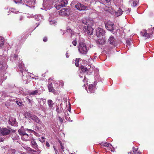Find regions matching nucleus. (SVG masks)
<instances>
[{
  "label": "nucleus",
  "mask_w": 154,
  "mask_h": 154,
  "mask_svg": "<svg viewBox=\"0 0 154 154\" xmlns=\"http://www.w3.org/2000/svg\"><path fill=\"white\" fill-rule=\"evenodd\" d=\"M26 4H23L24 6L29 7L30 9L34 8L35 7L34 5L35 3V0H30V2L29 1H26Z\"/></svg>",
  "instance_id": "5"
},
{
  "label": "nucleus",
  "mask_w": 154,
  "mask_h": 154,
  "mask_svg": "<svg viewBox=\"0 0 154 154\" xmlns=\"http://www.w3.org/2000/svg\"><path fill=\"white\" fill-rule=\"evenodd\" d=\"M27 101L28 103L29 104V105L31 106L32 103H31V101H32V99L31 100L30 99H29L28 98H27Z\"/></svg>",
  "instance_id": "38"
},
{
  "label": "nucleus",
  "mask_w": 154,
  "mask_h": 154,
  "mask_svg": "<svg viewBox=\"0 0 154 154\" xmlns=\"http://www.w3.org/2000/svg\"><path fill=\"white\" fill-rule=\"evenodd\" d=\"M49 23L51 25H56L57 24V22L54 20H52V19H50Z\"/></svg>",
  "instance_id": "31"
},
{
  "label": "nucleus",
  "mask_w": 154,
  "mask_h": 154,
  "mask_svg": "<svg viewBox=\"0 0 154 154\" xmlns=\"http://www.w3.org/2000/svg\"><path fill=\"white\" fill-rule=\"evenodd\" d=\"M81 60V58H79V59H77V58L76 60H75V64L76 66H78L79 65V60Z\"/></svg>",
  "instance_id": "33"
},
{
  "label": "nucleus",
  "mask_w": 154,
  "mask_h": 154,
  "mask_svg": "<svg viewBox=\"0 0 154 154\" xmlns=\"http://www.w3.org/2000/svg\"><path fill=\"white\" fill-rule=\"evenodd\" d=\"M9 124L12 126H15L17 123L15 119L11 118L9 119Z\"/></svg>",
  "instance_id": "19"
},
{
  "label": "nucleus",
  "mask_w": 154,
  "mask_h": 154,
  "mask_svg": "<svg viewBox=\"0 0 154 154\" xmlns=\"http://www.w3.org/2000/svg\"><path fill=\"white\" fill-rule=\"evenodd\" d=\"M48 88L49 92H51L52 93L55 92V90L53 87V84L52 83H51L48 85Z\"/></svg>",
  "instance_id": "21"
},
{
  "label": "nucleus",
  "mask_w": 154,
  "mask_h": 154,
  "mask_svg": "<svg viewBox=\"0 0 154 154\" xmlns=\"http://www.w3.org/2000/svg\"><path fill=\"white\" fill-rule=\"evenodd\" d=\"M94 88L93 85L90 84L89 85L88 87V93H93L94 92Z\"/></svg>",
  "instance_id": "22"
},
{
  "label": "nucleus",
  "mask_w": 154,
  "mask_h": 154,
  "mask_svg": "<svg viewBox=\"0 0 154 154\" xmlns=\"http://www.w3.org/2000/svg\"><path fill=\"white\" fill-rule=\"evenodd\" d=\"M31 143L32 147L35 149L37 150V151H38L39 153H40L41 151L38 148V145L35 141L34 140H33L31 141Z\"/></svg>",
  "instance_id": "15"
},
{
  "label": "nucleus",
  "mask_w": 154,
  "mask_h": 154,
  "mask_svg": "<svg viewBox=\"0 0 154 154\" xmlns=\"http://www.w3.org/2000/svg\"><path fill=\"white\" fill-rule=\"evenodd\" d=\"M108 42L110 44L114 46H116L117 45L116 40L114 37L112 35L110 36L108 39Z\"/></svg>",
  "instance_id": "6"
},
{
  "label": "nucleus",
  "mask_w": 154,
  "mask_h": 154,
  "mask_svg": "<svg viewBox=\"0 0 154 154\" xmlns=\"http://www.w3.org/2000/svg\"><path fill=\"white\" fill-rule=\"evenodd\" d=\"M56 111L58 113H60L61 112V111L59 109V108L58 107H57L56 108Z\"/></svg>",
  "instance_id": "40"
},
{
  "label": "nucleus",
  "mask_w": 154,
  "mask_h": 154,
  "mask_svg": "<svg viewBox=\"0 0 154 154\" xmlns=\"http://www.w3.org/2000/svg\"><path fill=\"white\" fill-rule=\"evenodd\" d=\"M11 131L6 128H2L1 131V133L3 136L8 135Z\"/></svg>",
  "instance_id": "10"
},
{
  "label": "nucleus",
  "mask_w": 154,
  "mask_h": 154,
  "mask_svg": "<svg viewBox=\"0 0 154 154\" xmlns=\"http://www.w3.org/2000/svg\"><path fill=\"white\" fill-rule=\"evenodd\" d=\"M16 103L18 105H19L20 106L21 104H22V103L21 102H19L18 101H16Z\"/></svg>",
  "instance_id": "44"
},
{
  "label": "nucleus",
  "mask_w": 154,
  "mask_h": 154,
  "mask_svg": "<svg viewBox=\"0 0 154 154\" xmlns=\"http://www.w3.org/2000/svg\"><path fill=\"white\" fill-rule=\"evenodd\" d=\"M58 12L60 15L62 16H68L70 14L69 10H59Z\"/></svg>",
  "instance_id": "12"
},
{
  "label": "nucleus",
  "mask_w": 154,
  "mask_h": 154,
  "mask_svg": "<svg viewBox=\"0 0 154 154\" xmlns=\"http://www.w3.org/2000/svg\"><path fill=\"white\" fill-rule=\"evenodd\" d=\"M54 149L56 154H57V152H58L57 150L56 149L54 146Z\"/></svg>",
  "instance_id": "55"
},
{
  "label": "nucleus",
  "mask_w": 154,
  "mask_h": 154,
  "mask_svg": "<svg viewBox=\"0 0 154 154\" xmlns=\"http://www.w3.org/2000/svg\"><path fill=\"white\" fill-rule=\"evenodd\" d=\"M47 103L49 108L51 109L54 105L53 101L51 100H48Z\"/></svg>",
  "instance_id": "23"
},
{
  "label": "nucleus",
  "mask_w": 154,
  "mask_h": 154,
  "mask_svg": "<svg viewBox=\"0 0 154 154\" xmlns=\"http://www.w3.org/2000/svg\"><path fill=\"white\" fill-rule=\"evenodd\" d=\"M68 118V117L67 116H66V119H67Z\"/></svg>",
  "instance_id": "62"
},
{
  "label": "nucleus",
  "mask_w": 154,
  "mask_h": 154,
  "mask_svg": "<svg viewBox=\"0 0 154 154\" xmlns=\"http://www.w3.org/2000/svg\"><path fill=\"white\" fill-rule=\"evenodd\" d=\"M127 45H131V43L130 42L128 41H127Z\"/></svg>",
  "instance_id": "56"
},
{
  "label": "nucleus",
  "mask_w": 154,
  "mask_h": 154,
  "mask_svg": "<svg viewBox=\"0 0 154 154\" xmlns=\"http://www.w3.org/2000/svg\"><path fill=\"white\" fill-rule=\"evenodd\" d=\"M42 142H45V140L44 139H42Z\"/></svg>",
  "instance_id": "61"
},
{
  "label": "nucleus",
  "mask_w": 154,
  "mask_h": 154,
  "mask_svg": "<svg viewBox=\"0 0 154 154\" xmlns=\"http://www.w3.org/2000/svg\"><path fill=\"white\" fill-rule=\"evenodd\" d=\"M125 12L126 14H128L130 13V10H125Z\"/></svg>",
  "instance_id": "49"
},
{
  "label": "nucleus",
  "mask_w": 154,
  "mask_h": 154,
  "mask_svg": "<svg viewBox=\"0 0 154 154\" xmlns=\"http://www.w3.org/2000/svg\"><path fill=\"white\" fill-rule=\"evenodd\" d=\"M22 17H21V18H20V20H22Z\"/></svg>",
  "instance_id": "63"
},
{
  "label": "nucleus",
  "mask_w": 154,
  "mask_h": 154,
  "mask_svg": "<svg viewBox=\"0 0 154 154\" xmlns=\"http://www.w3.org/2000/svg\"><path fill=\"white\" fill-rule=\"evenodd\" d=\"M14 57H15V58L17 57V55H15Z\"/></svg>",
  "instance_id": "59"
},
{
  "label": "nucleus",
  "mask_w": 154,
  "mask_h": 154,
  "mask_svg": "<svg viewBox=\"0 0 154 154\" xmlns=\"http://www.w3.org/2000/svg\"><path fill=\"white\" fill-rule=\"evenodd\" d=\"M103 145L104 146L108 147L111 149V151H113V150L112 149V146L110 143L105 142L104 143Z\"/></svg>",
  "instance_id": "25"
},
{
  "label": "nucleus",
  "mask_w": 154,
  "mask_h": 154,
  "mask_svg": "<svg viewBox=\"0 0 154 154\" xmlns=\"http://www.w3.org/2000/svg\"><path fill=\"white\" fill-rule=\"evenodd\" d=\"M43 16H41V14H38V15H34L33 14H32L31 15L27 16V17L29 18L35 17V20L37 21L40 20V18H43Z\"/></svg>",
  "instance_id": "14"
},
{
  "label": "nucleus",
  "mask_w": 154,
  "mask_h": 154,
  "mask_svg": "<svg viewBox=\"0 0 154 154\" xmlns=\"http://www.w3.org/2000/svg\"><path fill=\"white\" fill-rule=\"evenodd\" d=\"M68 51H67L66 53V57L67 58H68L69 57V56L68 55Z\"/></svg>",
  "instance_id": "57"
},
{
  "label": "nucleus",
  "mask_w": 154,
  "mask_h": 154,
  "mask_svg": "<svg viewBox=\"0 0 154 154\" xmlns=\"http://www.w3.org/2000/svg\"><path fill=\"white\" fill-rule=\"evenodd\" d=\"M47 40V39L46 37H44L43 39V41L44 42H45Z\"/></svg>",
  "instance_id": "48"
},
{
  "label": "nucleus",
  "mask_w": 154,
  "mask_h": 154,
  "mask_svg": "<svg viewBox=\"0 0 154 154\" xmlns=\"http://www.w3.org/2000/svg\"><path fill=\"white\" fill-rule=\"evenodd\" d=\"M18 12V11H17V12L16 13V12H14V11H11V12L9 11L8 13H9V12H11L12 13H14L17 14Z\"/></svg>",
  "instance_id": "58"
},
{
  "label": "nucleus",
  "mask_w": 154,
  "mask_h": 154,
  "mask_svg": "<svg viewBox=\"0 0 154 154\" xmlns=\"http://www.w3.org/2000/svg\"><path fill=\"white\" fill-rule=\"evenodd\" d=\"M9 152L12 154H14L16 150L14 149H10L9 150Z\"/></svg>",
  "instance_id": "36"
},
{
  "label": "nucleus",
  "mask_w": 154,
  "mask_h": 154,
  "mask_svg": "<svg viewBox=\"0 0 154 154\" xmlns=\"http://www.w3.org/2000/svg\"><path fill=\"white\" fill-rule=\"evenodd\" d=\"M138 149V148L136 149L135 147H133V151L134 154H140V153L139 152H137V154H136V152H137Z\"/></svg>",
  "instance_id": "34"
},
{
  "label": "nucleus",
  "mask_w": 154,
  "mask_h": 154,
  "mask_svg": "<svg viewBox=\"0 0 154 154\" xmlns=\"http://www.w3.org/2000/svg\"><path fill=\"white\" fill-rule=\"evenodd\" d=\"M106 28L107 29L110 31H113L114 30V23L109 21L105 22Z\"/></svg>",
  "instance_id": "3"
},
{
  "label": "nucleus",
  "mask_w": 154,
  "mask_h": 154,
  "mask_svg": "<svg viewBox=\"0 0 154 154\" xmlns=\"http://www.w3.org/2000/svg\"><path fill=\"white\" fill-rule=\"evenodd\" d=\"M101 1L104 3H110L111 2V0H100Z\"/></svg>",
  "instance_id": "37"
},
{
  "label": "nucleus",
  "mask_w": 154,
  "mask_h": 154,
  "mask_svg": "<svg viewBox=\"0 0 154 154\" xmlns=\"http://www.w3.org/2000/svg\"><path fill=\"white\" fill-rule=\"evenodd\" d=\"M3 65L2 64H0V69H3Z\"/></svg>",
  "instance_id": "53"
},
{
  "label": "nucleus",
  "mask_w": 154,
  "mask_h": 154,
  "mask_svg": "<svg viewBox=\"0 0 154 154\" xmlns=\"http://www.w3.org/2000/svg\"><path fill=\"white\" fill-rule=\"evenodd\" d=\"M137 3V0H130L129 1V5L132 7L136 6Z\"/></svg>",
  "instance_id": "20"
},
{
  "label": "nucleus",
  "mask_w": 154,
  "mask_h": 154,
  "mask_svg": "<svg viewBox=\"0 0 154 154\" xmlns=\"http://www.w3.org/2000/svg\"><path fill=\"white\" fill-rule=\"evenodd\" d=\"M61 10H66V9H65V8H62V9H61Z\"/></svg>",
  "instance_id": "60"
},
{
  "label": "nucleus",
  "mask_w": 154,
  "mask_h": 154,
  "mask_svg": "<svg viewBox=\"0 0 154 154\" xmlns=\"http://www.w3.org/2000/svg\"><path fill=\"white\" fill-rule=\"evenodd\" d=\"M4 139L3 138L1 137L0 138V142H2L4 141Z\"/></svg>",
  "instance_id": "51"
},
{
  "label": "nucleus",
  "mask_w": 154,
  "mask_h": 154,
  "mask_svg": "<svg viewBox=\"0 0 154 154\" xmlns=\"http://www.w3.org/2000/svg\"><path fill=\"white\" fill-rule=\"evenodd\" d=\"M31 134L30 135L26 133L25 135H23L22 137H21V139L25 141H28L31 140L32 138L31 136Z\"/></svg>",
  "instance_id": "9"
},
{
  "label": "nucleus",
  "mask_w": 154,
  "mask_h": 154,
  "mask_svg": "<svg viewBox=\"0 0 154 154\" xmlns=\"http://www.w3.org/2000/svg\"><path fill=\"white\" fill-rule=\"evenodd\" d=\"M123 11L122 10H117V11L115 12V16L116 17H118L121 15Z\"/></svg>",
  "instance_id": "26"
},
{
  "label": "nucleus",
  "mask_w": 154,
  "mask_h": 154,
  "mask_svg": "<svg viewBox=\"0 0 154 154\" xmlns=\"http://www.w3.org/2000/svg\"><path fill=\"white\" fill-rule=\"evenodd\" d=\"M119 5V10H121L122 8V5L121 2H120L119 3L118 2H117L116 5Z\"/></svg>",
  "instance_id": "35"
},
{
  "label": "nucleus",
  "mask_w": 154,
  "mask_h": 154,
  "mask_svg": "<svg viewBox=\"0 0 154 154\" xmlns=\"http://www.w3.org/2000/svg\"><path fill=\"white\" fill-rule=\"evenodd\" d=\"M21 73L22 74L23 76H24V73L26 72L24 71L23 72V71H21Z\"/></svg>",
  "instance_id": "52"
},
{
  "label": "nucleus",
  "mask_w": 154,
  "mask_h": 154,
  "mask_svg": "<svg viewBox=\"0 0 154 154\" xmlns=\"http://www.w3.org/2000/svg\"><path fill=\"white\" fill-rule=\"evenodd\" d=\"M105 41L103 39H100L97 41L96 43L97 45H103L105 43Z\"/></svg>",
  "instance_id": "24"
},
{
  "label": "nucleus",
  "mask_w": 154,
  "mask_h": 154,
  "mask_svg": "<svg viewBox=\"0 0 154 154\" xmlns=\"http://www.w3.org/2000/svg\"><path fill=\"white\" fill-rule=\"evenodd\" d=\"M46 145L48 147H49L50 146L48 142H46Z\"/></svg>",
  "instance_id": "54"
},
{
  "label": "nucleus",
  "mask_w": 154,
  "mask_h": 154,
  "mask_svg": "<svg viewBox=\"0 0 154 154\" xmlns=\"http://www.w3.org/2000/svg\"><path fill=\"white\" fill-rule=\"evenodd\" d=\"M18 152L19 154H26V153L25 152H24L21 151H18Z\"/></svg>",
  "instance_id": "47"
},
{
  "label": "nucleus",
  "mask_w": 154,
  "mask_h": 154,
  "mask_svg": "<svg viewBox=\"0 0 154 154\" xmlns=\"http://www.w3.org/2000/svg\"><path fill=\"white\" fill-rule=\"evenodd\" d=\"M38 92L37 90H35L32 91H31L29 92L30 95H34L37 94L38 93Z\"/></svg>",
  "instance_id": "30"
},
{
  "label": "nucleus",
  "mask_w": 154,
  "mask_h": 154,
  "mask_svg": "<svg viewBox=\"0 0 154 154\" xmlns=\"http://www.w3.org/2000/svg\"><path fill=\"white\" fill-rule=\"evenodd\" d=\"M31 119L37 123L41 124L42 123L39 118L34 115H33Z\"/></svg>",
  "instance_id": "17"
},
{
  "label": "nucleus",
  "mask_w": 154,
  "mask_h": 154,
  "mask_svg": "<svg viewBox=\"0 0 154 154\" xmlns=\"http://www.w3.org/2000/svg\"><path fill=\"white\" fill-rule=\"evenodd\" d=\"M41 100H42V101L43 102V104H44L45 103V101L46 100L45 99H43V98H41Z\"/></svg>",
  "instance_id": "46"
},
{
  "label": "nucleus",
  "mask_w": 154,
  "mask_h": 154,
  "mask_svg": "<svg viewBox=\"0 0 154 154\" xmlns=\"http://www.w3.org/2000/svg\"><path fill=\"white\" fill-rule=\"evenodd\" d=\"M104 33L105 31L101 28H98L96 29V35L97 37L103 36Z\"/></svg>",
  "instance_id": "8"
},
{
  "label": "nucleus",
  "mask_w": 154,
  "mask_h": 154,
  "mask_svg": "<svg viewBox=\"0 0 154 154\" xmlns=\"http://www.w3.org/2000/svg\"><path fill=\"white\" fill-rule=\"evenodd\" d=\"M26 150L30 152V153H33L34 152H36L37 151V150H34L32 149L30 147H28L26 148Z\"/></svg>",
  "instance_id": "29"
},
{
  "label": "nucleus",
  "mask_w": 154,
  "mask_h": 154,
  "mask_svg": "<svg viewBox=\"0 0 154 154\" xmlns=\"http://www.w3.org/2000/svg\"><path fill=\"white\" fill-rule=\"evenodd\" d=\"M69 106L68 108L67 109V110L69 112H71V105L69 103Z\"/></svg>",
  "instance_id": "43"
},
{
  "label": "nucleus",
  "mask_w": 154,
  "mask_h": 154,
  "mask_svg": "<svg viewBox=\"0 0 154 154\" xmlns=\"http://www.w3.org/2000/svg\"><path fill=\"white\" fill-rule=\"evenodd\" d=\"M18 132L19 134L21 136V137L27 133L26 132V130L23 128V126L18 130Z\"/></svg>",
  "instance_id": "16"
},
{
  "label": "nucleus",
  "mask_w": 154,
  "mask_h": 154,
  "mask_svg": "<svg viewBox=\"0 0 154 154\" xmlns=\"http://www.w3.org/2000/svg\"><path fill=\"white\" fill-rule=\"evenodd\" d=\"M83 30L85 33H87L90 35H92V34L93 29L91 26L90 25L84 26L83 28Z\"/></svg>",
  "instance_id": "4"
},
{
  "label": "nucleus",
  "mask_w": 154,
  "mask_h": 154,
  "mask_svg": "<svg viewBox=\"0 0 154 154\" xmlns=\"http://www.w3.org/2000/svg\"><path fill=\"white\" fill-rule=\"evenodd\" d=\"M59 143H60V145L61 146V148L62 149V150L64 151V147L62 143L60 141H59Z\"/></svg>",
  "instance_id": "41"
},
{
  "label": "nucleus",
  "mask_w": 154,
  "mask_h": 154,
  "mask_svg": "<svg viewBox=\"0 0 154 154\" xmlns=\"http://www.w3.org/2000/svg\"><path fill=\"white\" fill-rule=\"evenodd\" d=\"M53 2V0H45L43 2L44 9L41 8L42 10L45 9V10H50L53 8H54L57 10H59L61 8L65 7L66 5L67 4V2L66 0L60 1V2H57L54 5V7H53V5L51 4Z\"/></svg>",
  "instance_id": "1"
},
{
  "label": "nucleus",
  "mask_w": 154,
  "mask_h": 154,
  "mask_svg": "<svg viewBox=\"0 0 154 154\" xmlns=\"http://www.w3.org/2000/svg\"><path fill=\"white\" fill-rule=\"evenodd\" d=\"M152 32L151 33H148L147 32V31L146 30L143 31L142 32H141L142 34V35L143 36L146 37L147 38H151L152 36V32L153 30L151 29Z\"/></svg>",
  "instance_id": "11"
},
{
  "label": "nucleus",
  "mask_w": 154,
  "mask_h": 154,
  "mask_svg": "<svg viewBox=\"0 0 154 154\" xmlns=\"http://www.w3.org/2000/svg\"><path fill=\"white\" fill-rule=\"evenodd\" d=\"M75 7L77 10H85L88 9V7L85 6L82 4H81L80 3H78L75 5Z\"/></svg>",
  "instance_id": "7"
},
{
  "label": "nucleus",
  "mask_w": 154,
  "mask_h": 154,
  "mask_svg": "<svg viewBox=\"0 0 154 154\" xmlns=\"http://www.w3.org/2000/svg\"><path fill=\"white\" fill-rule=\"evenodd\" d=\"M33 115L30 113L26 112L25 113V116L26 118H30L31 119Z\"/></svg>",
  "instance_id": "28"
},
{
  "label": "nucleus",
  "mask_w": 154,
  "mask_h": 154,
  "mask_svg": "<svg viewBox=\"0 0 154 154\" xmlns=\"http://www.w3.org/2000/svg\"><path fill=\"white\" fill-rule=\"evenodd\" d=\"M4 38L0 36V49L2 48V46L4 45Z\"/></svg>",
  "instance_id": "27"
},
{
  "label": "nucleus",
  "mask_w": 154,
  "mask_h": 154,
  "mask_svg": "<svg viewBox=\"0 0 154 154\" xmlns=\"http://www.w3.org/2000/svg\"><path fill=\"white\" fill-rule=\"evenodd\" d=\"M89 20L88 19L84 18L82 20V25L84 27V26H87L89 25L88 23Z\"/></svg>",
  "instance_id": "18"
},
{
  "label": "nucleus",
  "mask_w": 154,
  "mask_h": 154,
  "mask_svg": "<svg viewBox=\"0 0 154 154\" xmlns=\"http://www.w3.org/2000/svg\"><path fill=\"white\" fill-rule=\"evenodd\" d=\"M128 153H130V154H132V153L131 152H129Z\"/></svg>",
  "instance_id": "64"
},
{
  "label": "nucleus",
  "mask_w": 154,
  "mask_h": 154,
  "mask_svg": "<svg viewBox=\"0 0 154 154\" xmlns=\"http://www.w3.org/2000/svg\"><path fill=\"white\" fill-rule=\"evenodd\" d=\"M78 50L79 53L83 55L86 54L88 51L85 44L83 42L79 43Z\"/></svg>",
  "instance_id": "2"
},
{
  "label": "nucleus",
  "mask_w": 154,
  "mask_h": 154,
  "mask_svg": "<svg viewBox=\"0 0 154 154\" xmlns=\"http://www.w3.org/2000/svg\"><path fill=\"white\" fill-rule=\"evenodd\" d=\"M58 118H59L58 119L60 122H63V119L61 117H60V116H59Z\"/></svg>",
  "instance_id": "45"
},
{
  "label": "nucleus",
  "mask_w": 154,
  "mask_h": 154,
  "mask_svg": "<svg viewBox=\"0 0 154 154\" xmlns=\"http://www.w3.org/2000/svg\"><path fill=\"white\" fill-rule=\"evenodd\" d=\"M81 69L83 73L85 72L88 74V72L91 73L92 72V70L90 68L87 69L86 67L83 66H81Z\"/></svg>",
  "instance_id": "13"
},
{
  "label": "nucleus",
  "mask_w": 154,
  "mask_h": 154,
  "mask_svg": "<svg viewBox=\"0 0 154 154\" xmlns=\"http://www.w3.org/2000/svg\"><path fill=\"white\" fill-rule=\"evenodd\" d=\"M13 135L14 136V137H12V138L13 140H18L19 138V137L18 135L15 134H13L12 136H13Z\"/></svg>",
  "instance_id": "32"
},
{
  "label": "nucleus",
  "mask_w": 154,
  "mask_h": 154,
  "mask_svg": "<svg viewBox=\"0 0 154 154\" xmlns=\"http://www.w3.org/2000/svg\"><path fill=\"white\" fill-rule=\"evenodd\" d=\"M22 146L23 148H24L25 149H26V148L28 147H27L25 145H24L23 144L22 145Z\"/></svg>",
  "instance_id": "50"
},
{
  "label": "nucleus",
  "mask_w": 154,
  "mask_h": 154,
  "mask_svg": "<svg viewBox=\"0 0 154 154\" xmlns=\"http://www.w3.org/2000/svg\"><path fill=\"white\" fill-rule=\"evenodd\" d=\"M72 43L75 46L76 45L77 42L76 38H75V40L72 41Z\"/></svg>",
  "instance_id": "42"
},
{
  "label": "nucleus",
  "mask_w": 154,
  "mask_h": 154,
  "mask_svg": "<svg viewBox=\"0 0 154 154\" xmlns=\"http://www.w3.org/2000/svg\"><path fill=\"white\" fill-rule=\"evenodd\" d=\"M25 130H26V132L27 133L29 132H33V131H34L33 130H32L31 129H29L28 128H25Z\"/></svg>",
  "instance_id": "39"
}]
</instances>
